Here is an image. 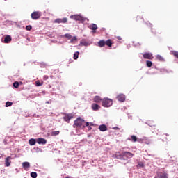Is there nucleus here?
Here are the masks:
<instances>
[{
	"label": "nucleus",
	"instance_id": "43",
	"mask_svg": "<svg viewBox=\"0 0 178 178\" xmlns=\"http://www.w3.org/2000/svg\"><path fill=\"white\" fill-rule=\"evenodd\" d=\"M118 40H122V38L120 36H118Z\"/></svg>",
	"mask_w": 178,
	"mask_h": 178
},
{
	"label": "nucleus",
	"instance_id": "27",
	"mask_svg": "<svg viewBox=\"0 0 178 178\" xmlns=\"http://www.w3.org/2000/svg\"><path fill=\"white\" fill-rule=\"evenodd\" d=\"M80 54V53L79 51H76L74 54V59H79V55Z\"/></svg>",
	"mask_w": 178,
	"mask_h": 178
},
{
	"label": "nucleus",
	"instance_id": "28",
	"mask_svg": "<svg viewBox=\"0 0 178 178\" xmlns=\"http://www.w3.org/2000/svg\"><path fill=\"white\" fill-rule=\"evenodd\" d=\"M156 59H158V60H160L161 62H163V57H162V56L161 55H157Z\"/></svg>",
	"mask_w": 178,
	"mask_h": 178
},
{
	"label": "nucleus",
	"instance_id": "10",
	"mask_svg": "<svg viewBox=\"0 0 178 178\" xmlns=\"http://www.w3.org/2000/svg\"><path fill=\"white\" fill-rule=\"evenodd\" d=\"M36 143L40 145H45L47 144V140L42 138H39L36 140Z\"/></svg>",
	"mask_w": 178,
	"mask_h": 178
},
{
	"label": "nucleus",
	"instance_id": "22",
	"mask_svg": "<svg viewBox=\"0 0 178 178\" xmlns=\"http://www.w3.org/2000/svg\"><path fill=\"white\" fill-rule=\"evenodd\" d=\"M60 133V131H53L51 133V136H59Z\"/></svg>",
	"mask_w": 178,
	"mask_h": 178
},
{
	"label": "nucleus",
	"instance_id": "32",
	"mask_svg": "<svg viewBox=\"0 0 178 178\" xmlns=\"http://www.w3.org/2000/svg\"><path fill=\"white\" fill-rule=\"evenodd\" d=\"M13 87L15 88H19V82H17V81L14 82Z\"/></svg>",
	"mask_w": 178,
	"mask_h": 178
},
{
	"label": "nucleus",
	"instance_id": "24",
	"mask_svg": "<svg viewBox=\"0 0 178 178\" xmlns=\"http://www.w3.org/2000/svg\"><path fill=\"white\" fill-rule=\"evenodd\" d=\"M168 137H169V135H168V134H164L163 136V143H165V142L169 140V139H168Z\"/></svg>",
	"mask_w": 178,
	"mask_h": 178
},
{
	"label": "nucleus",
	"instance_id": "36",
	"mask_svg": "<svg viewBox=\"0 0 178 178\" xmlns=\"http://www.w3.org/2000/svg\"><path fill=\"white\" fill-rule=\"evenodd\" d=\"M74 41H77V38L76 36L73 37L71 39L70 42H73Z\"/></svg>",
	"mask_w": 178,
	"mask_h": 178
},
{
	"label": "nucleus",
	"instance_id": "12",
	"mask_svg": "<svg viewBox=\"0 0 178 178\" xmlns=\"http://www.w3.org/2000/svg\"><path fill=\"white\" fill-rule=\"evenodd\" d=\"M93 101L97 104H101V102H102V99H101V97L99 96H95L93 99Z\"/></svg>",
	"mask_w": 178,
	"mask_h": 178
},
{
	"label": "nucleus",
	"instance_id": "19",
	"mask_svg": "<svg viewBox=\"0 0 178 178\" xmlns=\"http://www.w3.org/2000/svg\"><path fill=\"white\" fill-rule=\"evenodd\" d=\"M143 141L145 144H147V145L151 144V140L148 138H143Z\"/></svg>",
	"mask_w": 178,
	"mask_h": 178
},
{
	"label": "nucleus",
	"instance_id": "6",
	"mask_svg": "<svg viewBox=\"0 0 178 178\" xmlns=\"http://www.w3.org/2000/svg\"><path fill=\"white\" fill-rule=\"evenodd\" d=\"M71 119H73V115H72L70 114H66L63 117V120H65V122H67V123H70Z\"/></svg>",
	"mask_w": 178,
	"mask_h": 178
},
{
	"label": "nucleus",
	"instance_id": "18",
	"mask_svg": "<svg viewBox=\"0 0 178 178\" xmlns=\"http://www.w3.org/2000/svg\"><path fill=\"white\" fill-rule=\"evenodd\" d=\"M134 20L135 22H138L139 23L144 22V19L141 16L138 15L134 19Z\"/></svg>",
	"mask_w": 178,
	"mask_h": 178
},
{
	"label": "nucleus",
	"instance_id": "11",
	"mask_svg": "<svg viewBox=\"0 0 178 178\" xmlns=\"http://www.w3.org/2000/svg\"><path fill=\"white\" fill-rule=\"evenodd\" d=\"M122 154V156H125V158H133V154L129 152H123Z\"/></svg>",
	"mask_w": 178,
	"mask_h": 178
},
{
	"label": "nucleus",
	"instance_id": "38",
	"mask_svg": "<svg viewBox=\"0 0 178 178\" xmlns=\"http://www.w3.org/2000/svg\"><path fill=\"white\" fill-rule=\"evenodd\" d=\"M85 126H86V127H88L89 126H93V124L90 122H85Z\"/></svg>",
	"mask_w": 178,
	"mask_h": 178
},
{
	"label": "nucleus",
	"instance_id": "23",
	"mask_svg": "<svg viewBox=\"0 0 178 178\" xmlns=\"http://www.w3.org/2000/svg\"><path fill=\"white\" fill-rule=\"evenodd\" d=\"M171 55H173L175 58L178 59V51H170Z\"/></svg>",
	"mask_w": 178,
	"mask_h": 178
},
{
	"label": "nucleus",
	"instance_id": "41",
	"mask_svg": "<svg viewBox=\"0 0 178 178\" xmlns=\"http://www.w3.org/2000/svg\"><path fill=\"white\" fill-rule=\"evenodd\" d=\"M44 80H48V76H44Z\"/></svg>",
	"mask_w": 178,
	"mask_h": 178
},
{
	"label": "nucleus",
	"instance_id": "1",
	"mask_svg": "<svg viewBox=\"0 0 178 178\" xmlns=\"http://www.w3.org/2000/svg\"><path fill=\"white\" fill-rule=\"evenodd\" d=\"M86 123V121L84 120V119L79 117L78 118H76L74 120V123L73 125V127L76 128V127H86V125H84Z\"/></svg>",
	"mask_w": 178,
	"mask_h": 178
},
{
	"label": "nucleus",
	"instance_id": "29",
	"mask_svg": "<svg viewBox=\"0 0 178 178\" xmlns=\"http://www.w3.org/2000/svg\"><path fill=\"white\" fill-rule=\"evenodd\" d=\"M146 65L147 66V67H151L152 66V62L149 60H147Z\"/></svg>",
	"mask_w": 178,
	"mask_h": 178
},
{
	"label": "nucleus",
	"instance_id": "14",
	"mask_svg": "<svg viewBox=\"0 0 178 178\" xmlns=\"http://www.w3.org/2000/svg\"><path fill=\"white\" fill-rule=\"evenodd\" d=\"M99 130L100 131H106L108 130V127L105 124H102L99 127Z\"/></svg>",
	"mask_w": 178,
	"mask_h": 178
},
{
	"label": "nucleus",
	"instance_id": "7",
	"mask_svg": "<svg viewBox=\"0 0 178 178\" xmlns=\"http://www.w3.org/2000/svg\"><path fill=\"white\" fill-rule=\"evenodd\" d=\"M70 19H72L73 20H76L78 22H81V20H83V17L80 15H71Z\"/></svg>",
	"mask_w": 178,
	"mask_h": 178
},
{
	"label": "nucleus",
	"instance_id": "30",
	"mask_svg": "<svg viewBox=\"0 0 178 178\" xmlns=\"http://www.w3.org/2000/svg\"><path fill=\"white\" fill-rule=\"evenodd\" d=\"M31 177L32 178H37V172H32L31 173Z\"/></svg>",
	"mask_w": 178,
	"mask_h": 178
},
{
	"label": "nucleus",
	"instance_id": "31",
	"mask_svg": "<svg viewBox=\"0 0 178 178\" xmlns=\"http://www.w3.org/2000/svg\"><path fill=\"white\" fill-rule=\"evenodd\" d=\"M12 105H13V103H12V102H7L6 103V107L8 108V106H12Z\"/></svg>",
	"mask_w": 178,
	"mask_h": 178
},
{
	"label": "nucleus",
	"instance_id": "40",
	"mask_svg": "<svg viewBox=\"0 0 178 178\" xmlns=\"http://www.w3.org/2000/svg\"><path fill=\"white\" fill-rule=\"evenodd\" d=\"M114 130H120V129L118 127H113Z\"/></svg>",
	"mask_w": 178,
	"mask_h": 178
},
{
	"label": "nucleus",
	"instance_id": "17",
	"mask_svg": "<svg viewBox=\"0 0 178 178\" xmlns=\"http://www.w3.org/2000/svg\"><path fill=\"white\" fill-rule=\"evenodd\" d=\"M12 159L11 156H8L7 158H6L5 159V165L6 166L8 167L10 166V162H9V160Z\"/></svg>",
	"mask_w": 178,
	"mask_h": 178
},
{
	"label": "nucleus",
	"instance_id": "15",
	"mask_svg": "<svg viewBox=\"0 0 178 178\" xmlns=\"http://www.w3.org/2000/svg\"><path fill=\"white\" fill-rule=\"evenodd\" d=\"M10 41H12V37H10V35H6L4 38L5 44H9Z\"/></svg>",
	"mask_w": 178,
	"mask_h": 178
},
{
	"label": "nucleus",
	"instance_id": "21",
	"mask_svg": "<svg viewBox=\"0 0 178 178\" xmlns=\"http://www.w3.org/2000/svg\"><path fill=\"white\" fill-rule=\"evenodd\" d=\"M89 29L91 30H97V29H98V26H97L95 24H92L89 26Z\"/></svg>",
	"mask_w": 178,
	"mask_h": 178
},
{
	"label": "nucleus",
	"instance_id": "3",
	"mask_svg": "<svg viewBox=\"0 0 178 178\" xmlns=\"http://www.w3.org/2000/svg\"><path fill=\"white\" fill-rule=\"evenodd\" d=\"M113 104V102L111 99H108V98L102 99V105L104 108H109V106H112Z\"/></svg>",
	"mask_w": 178,
	"mask_h": 178
},
{
	"label": "nucleus",
	"instance_id": "5",
	"mask_svg": "<svg viewBox=\"0 0 178 178\" xmlns=\"http://www.w3.org/2000/svg\"><path fill=\"white\" fill-rule=\"evenodd\" d=\"M143 56L144 59H149L151 60L154 59V56L152 55V53H145L143 54Z\"/></svg>",
	"mask_w": 178,
	"mask_h": 178
},
{
	"label": "nucleus",
	"instance_id": "20",
	"mask_svg": "<svg viewBox=\"0 0 178 178\" xmlns=\"http://www.w3.org/2000/svg\"><path fill=\"white\" fill-rule=\"evenodd\" d=\"M30 145H35V143H37V140L34 138H31L29 140Z\"/></svg>",
	"mask_w": 178,
	"mask_h": 178
},
{
	"label": "nucleus",
	"instance_id": "26",
	"mask_svg": "<svg viewBox=\"0 0 178 178\" xmlns=\"http://www.w3.org/2000/svg\"><path fill=\"white\" fill-rule=\"evenodd\" d=\"M131 141H133V143L137 142V136L134 135L131 136Z\"/></svg>",
	"mask_w": 178,
	"mask_h": 178
},
{
	"label": "nucleus",
	"instance_id": "33",
	"mask_svg": "<svg viewBox=\"0 0 178 178\" xmlns=\"http://www.w3.org/2000/svg\"><path fill=\"white\" fill-rule=\"evenodd\" d=\"M81 45H83V47H88V42L84 41V42H81Z\"/></svg>",
	"mask_w": 178,
	"mask_h": 178
},
{
	"label": "nucleus",
	"instance_id": "35",
	"mask_svg": "<svg viewBox=\"0 0 178 178\" xmlns=\"http://www.w3.org/2000/svg\"><path fill=\"white\" fill-rule=\"evenodd\" d=\"M31 29H33L31 25H28L26 26V30H27L28 31H30V30H31Z\"/></svg>",
	"mask_w": 178,
	"mask_h": 178
},
{
	"label": "nucleus",
	"instance_id": "42",
	"mask_svg": "<svg viewBox=\"0 0 178 178\" xmlns=\"http://www.w3.org/2000/svg\"><path fill=\"white\" fill-rule=\"evenodd\" d=\"M92 128L91 127H90V125H89V127H88V130H92Z\"/></svg>",
	"mask_w": 178,
	"mask_h": 178
},
{
	"label": "nucleus",
	"instance_id": "9",
	"mask_svg": "<svg viewBox=\"0 0 178 178\" xmlns=\"http://www.w3.org/2000/svg\"><path fill=\"white\" fill-rule=\"evenodd\" d=\"M54 23H58V24L60 23H67V18H58L55 19Z\"/></svg>",
	"mask_w": 178,
	"mask_h": 178
},
{
	"label": "nucleus",
	"instance_id": "34",
	"mask_svg": "<svg viewBox=\"0 0 178 178\" xmlns=\"http://www.w3.org/2000/svg\"><path fill=\"white\" fill-rule=\"evenodd\" d=\"M65 37L68 40H70L72 38V35L67 33V34H65Z\"/></svg>",
	"mask_w": 178,
	"mask_h": 178
},
{
	"label": "nucleus",
	"instance_id": "37",
	"mask_svg": "<svg viewBox=\"0 0 178 178\" xmlns=\"http://www.w3.org/2000/svg\"><path fill=\"white\" fill-rule=\"evenodd\" d=\"M36 86L38 87H41V86H42V83H41L40 81H36Z\"/></svg>",
	"mask_w": 178,
	"mask_h": 178
},
{
	"label": "nucleus",
	"instance_id": "13",
	"mask_svg": "<svg viewBox=\"0 0 178 178\" xmlns=\"http://www.w3.org/2000/svg\"><path fill=\"white\" fill-rule=\"evenodd\" d=\"M22 167L25 170H27L28 169H30V163L25 161L22 163Z\"/></svg>",
	"mask_w": 178,
	"mask_h": 178
},
{
	"label": "nucleus",
	"instance_id": "8",
	"mask_svg": "<svg viewBox=\"0 0 178 178\" xmlns=\"http://www.w3.org/2000/svg\"><path fill=\"white\" fill-rule=\"evenodd\" d=\"M117 99L120 102H124L126 96L124 94H120L117 96Z\"/></svg>",
	"mask_w": 178,
	"mask_h": 178
},
{
	"label": "nucleus",
	"instance_id": "39",
	"mask_svg": "<svg viewBox=\"0 0 178 178\" xmlns=\"http://www.w3.org/2000/svg\"><path fill=\"white\" fill-rule=\"evenodd\" d=\"M144 167V163H139L138 164V168H143Z\"/></svg>",
	"mask_w": 178,
	"mask_h": 178
},
{
	"label": "nucleus",
	"instance_id": "16",
	"mask_svg": "<svg viewBox=\"0 0 178 178\" xmlns=\"http://www.w3.org/2000/svg\"><path fill=\"white\" fill-rule=\"evenodd\" d=\"M91 108H92V111H98V109H99L100 106H99V105H98L95 103H93L91 105Z\"/></svg>",
	"mask_w": 178,
	"mask_h": 178
},
{
	"label": "nucleus",
	"instance_id": "25",
	"mask_svg": "<svg viewBox=\"0 0 178 178\" xmlns=\"http://www.w3.org/2000/svg\"><path fill=\"white\" fill-rule=\"evenodd\" d=\"M169 175L166 172H162L160 174V178H168Z\"/></svg>",
	"mask_w": 178,
	"mask_h": 178
},
{
	"label": "nucleus",
	"instance_id": "2",
	"mask_svg": "<svg viewBox=\"0 0 178 178\" xmlns=\"http://www.w3.org/2000/svg\"><path fill=\"white\" fill-rule=\"evenodd\" d=\"M98 47L100 48H102V47H105V45H107V47H112V40L111 39L105 40H100L98 42Z\"/></svg>",
	"mask_w": 178,
	"mask_h": 178
},
{
	"label": "nucleus",
	"instance_id": "4",
	"mask_svg": "<svg viewBox=\"0 0 178 178\" xmlns=\"http://www.w3.org/2000/svg\"><path fill=\"white\" fill-rule=\"evenodd\" d=\"M31 17L33 20H38L41 17V12L34 11L31 13Z\"/></svg>",
	"mask_w": 178,
	"mask_h": 178
}]
</instances>
